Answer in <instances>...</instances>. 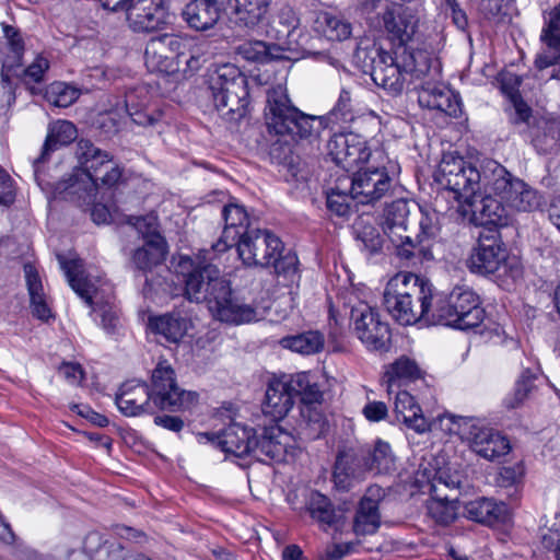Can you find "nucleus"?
Returning <instances> with one entry per match:
<instances>
[{
	"mask_svg": "<svg viewBox=\"0 0 560 560\" xmlns=\"http://www.w3.org/2000/svg\"><path fill=\"white\" fill-rule=\"evenodd\" d=\"M280 345L293 352L311 355L324 349L325 339L322 332L310 330L294 336H287L280 340Z\"/></svg>",
	"mask_w": 560,
	"mask_h": 560,
	"instance_id": "4c0bfd02",
	"label": "nucleus"
},
{
	"mask_svg": "<svg viewBox=\"0 0 560 560\" xmlns=\"http://www.w3.org/2000/svg\"><path fill=\"white\" fill-rule=\"evenodd\" d=\"M327 150L331 160L347 173L361 167L371 156L366 140L353 132L334 135L327 143Z\"/></svg>",
	"mask_w": 560,
	"mask_h": 560,
	"instance_id": "aec40b11",
	"label": "nucleus"
},
{
	"mask_svg": "<svg viewBox=\"0 0 560 560\" xmlns=\"http://www.w3.org/2000/svg\"><path fill=\"white\" fill-rule=\"evenodd\" d=\"M199 443H210L226 454L236 457L253 456L256 434L253 428L241 423H231L220 433H198Z\"/></svg>",
	"mask_w": 560,
	"mask_h": 560,
	"instance_id": "412c9836",
	"label": "nucleus"
},
{
	"mask_svg": "<svg viewBox=\"0 0 560 560\" xmlns=\"http://www.w3.org/2000/svg\"><path fill=\"white\" fill-rule=\"evenodd\" d=\"M383 22L389 38L397 42V49L408 48L406 45L412 39L418 24L412 11L401 4H392L384 12Z\"/></svg>",
	"mask_w": 560,
	"mask_h": 560,
	"instance_id": "bb28decb",
	"label": "nucleus"
},
{
	"mask_svg": "<svg viewBox=\"0 0 560 560\" xmlns=\"http://www.w3.org/2000/svg\"><path fill=\"white\" fill-rule=\"evenodd\" d=\"M209 250H201L196 260L182 257L185 276V296L191 302H206L214 318L231 324H246L258 319L257 311L234 296L230 281L221 276L220 269L207 258Z\"/></svg>",
	"mask_w": 560,
	"mask_h": 560,
	"instance_id": "f257e3e1",
	"label": "nucleus"
},
{
	"mask_svg": "<svg viewBox=\"0 0 560 560\" xmlns=\"http://www.w3.org/2000/svg\"><path fill=\"white\" fill-rule=\"evenodd\" d=\"M420 234L418 235V241L416 244H422L429 246L428 243L430 240L438 236L440 232V224L438 220V214L435 212H422L421 219L419 221Z\"/></svg>",
	"mask_w": 560,
	"mask_h": 560,
	"instance_id": "6e6d98bb",
	"label": "nucleus"
},
{
	"mask_svg": "<svg viewBox=\"0 0 560 560\" xmlns=\"http://www.w3.org/2000/svg\"><path fill=\"white\" fill-rule=\"evenodd\" d=\"M182 16L189 28L207 32L219 22L221 7L218 0H192L183 9Z\"/></svg>",
	"mask_w": 560,
	"mask_h": 560,
	"instance_id": "c756f323",
	"label": "nucleus"
},
{
	"mask_svg": "<svg viewBox=\"0 0 560 560\" xmlns=\"http://www.w3.org/2000/svg\"><path fill=\"white\" fill-rule=\"evenodd\" d=\"M78 137L77 127L68 120H57L49 125L48 133L42 149L40 155L35 159L34 165L44 163L50 152L60 147L68 145Z\"/></svg>",
	"mask_w": 560,
	"mask_h": 560,
	"instance_id": "c9c22d12",
	"label": "nucleus"
},
{
	"mask_svg": "<svg viewBox=\"0 0 560 560\" xmlns=\"http://www.w3.org/2000/svg\"><path fill=\"white\" fill-rule=\"evenodd\" d=\"M189 55L194 58H198L200 61L206 62L211 56V43L208 40H199L194 44L188 38V45L186 47Z\"/></svg>",
	"mask_w": 560,
	"mask_h": 560,
	"instance_id": "338daca9",
	"label": "nucleus"
},
{
	"mask_svg": "<svg viewBox=\"0 0 560 560\" xmlns=\"http://www.w3.org/2000/svg\"><path fill=\"white\" fill-rule=\"evenodd\" d=\"M462 439L469 442L470 448L480 457L493 462L508 455L511 451L509 439L500 432L485 428L481 421L474 417H455Z\"/></svg>",
	"mask_w": 560,
	"mask_h": 560,
	"instance_id": "4468645a",
	"label": "nucleus"
},
{
	"mask_svg": "<svg viewBox=\"0 0 560 560\" xmlns=\"http://www.w3.org/2000/svg\"><path fill=\"white\" fill-rule=\"evenodd\" d=\"M315 27L329 40H345L352 33V26L347 20L328 12L317 15Z\"/></svg>",
	"mask_w": 560,
	"mask_h": 560,
	"instance_id": "a19ab883",
	"label": "nucleus"
},
{
	"mask_svg": "<svg viewBox=\"0 0 560 560\" xmlns=\"http://www.w3.org/2000/svg\"><path fill=\"white\" fill-rule=\"evenodd\" d=\"M234 245L240 259L247 267L272 266L277 273H287L295 269V257L290 255L282 257L281 240L268 230L252 229Z\"/></svg>",
	"mask_w": 560,
	"mask_h": 560,
	"instance_id": "9d476101",
	"label": "nucleus"
},
{
	"mask_svg": "<svg viewBox=\"0 0 560 560\" xmlns=\"http://www.w3.org/2000/svg\"><path fill=\"white\" fill-rule=\"evenodd\" d=\"M362 415L370 422H380L387 418L388 408L383 401L369 400L362 408Z\"/></svg>",
	"mask_w": 560,
	"mask_h": 560,
	"instance_id": "bf43d9fd",
	"label": "nucleus"
},
{
	"mask_svg": "<svg viewBox=\"0 0 560 560\" xmlns=\"http://www.w3.org/2000/svg\"><path fill=\"white\" fill-rule=\"evenodd\" d=\"M58 260L72 290L84 300L86 304L92 305L97 291L95 284L85 276L83 260L80 258L67 259L61 255H58Z\"/></svg>",
	"mask_w": 560,
	"mask_h": 560,
	"instance_id": "2f4dec72",
	"label": "nucleus"
},
{
	"mask_svg": "<svg viewBox=\"0 0 560 560\" xmlns=\"http://www.w3.org/2000/svg\"><path fill=\"white\" fill-rule=\"evenodd\" d=\"M467 268L476 275L494 276L508 281L521 278L522 264L517 256L510 254L497 235H480L477 245L467 259Z\"/></svg>",
	"mask_w": 560,
	"mask_h": 560,
	"instance_id": "1a4fd4ad",
	"label": "nucleus"
},
{
	"mask_svg": "<svg viewBox=\"0 0 560 560\" xmlns=\"http://www.w3.org/2000/svg\"><path fill=\"white\" fill-rule=\"evenodd\" d=\"M307 511L320 524L331 525L336 520L335 509L327 497L313 491L307 500Z\"/></svg>",
	"mask_w": 560,
	"mask_h": 560,
	"instance_id": "09e8293b",
	"label": "nucleus"
},
{
	"mask_svg": "<svg viewBox=\"0 0 560 560\" xmlns=\"http://www.w3.org/2000/svg\"><path fill=\"white\" fill-rule=\"evenodd\" d=\"M525 475V468L522 463L512 466H504L499 470L497 483L500 487L510 488L522 482Z\"/></svg>",
	"mask_w": 560,
	"mask_h": 560,
	"instance_id": "4d7b16f0",
	"label": "nucleus"
},
{
	"mask_svg": "<svg viewBox=\"0 0 560 560\" xmlns=\"http://www.w3.org/2000/svg\"><path fill=\"white\" fill-rule=\"evenodd\" d=\"M427 509L429 516L438 524L448 525L457 517L458 501L432 497L428 501Z\"/></svg>",
	"mask_w": 560,
	"mask_h": 560,
	"instance_id": "de8ad7c7",
	"label": "nucleus"
},
{
	"mask_svg": "<svg viewBox=\"0 0 560 560\" xmlns=\"http://www.w3.org/2000/svg\"><path fill=\"white\" fill-rule=\"evenodd\" d=\"M132 225L143 240V245L135 250L132 261L139 270H152L164 261L167 253L166 242L159 232L158 217L151 213L136 218Z\"/></svg>",
	"mask_w": 560,
	"mask_h": 560,
	"instance_id": "dca6fc26",
	"label": "nucleus"
},
{
	"mask_svg": "<svg viewBox=\"0 0 560 560\" xmlns=\"http://www.w3.org/2000/svg\"><path fill=\"white\" fill-rule=\"evenodd\" d=\"M439 74L438 60L425 50H396L395 57L380 51L373 61L371 78L373 82L393 95L405 89L418 90L427 78Z\"/></svg>",
	"mask_w": 560,
	"mask_h": 560,
	"instance_id": "20e7f679",
	"label": "nucleus"
},
{
	"mask_svg": "<svg viewBox=\"0 0 560 560\" xmlns=\"http://www.w3.org/2000/svg\"><path fill=\"white\" fill-rule=\"evenodd\" d=\"M80 96L78 89L68 85L63 82L51 83L45 93L46 100L56 107H69Z\"/></svg>",
	"mask_w": 560,
	"mask_h": 560,
	"instance_id": "603ef678",
	"label": "nucleus"
},
{
	"mask_svg": "<svg viewBox=\"0 0 560 560\" xmlns=\"http://www.w3.org/2000/svg\"><path fill=\"white\" fill-rule=\"evenodd\" d=\"M165 0H130L127 21L135 32H152L165 24Z\"/></svg>",
	"mask_w": 560,
	"mask_h": 560,
	"instance_id": "b1692460",
	"label": "nucleus"
},
{
	"mask_svg": "<svg viewBox=\"0 0 560 560\" xmlns=\"http://www.w3.org/2000/svg\"><path fill=\"white\" fill-rule=\"evenodd\" d=\"M383 489L378 486L368 488L364 497L361 499L353 522V529L357 535L374 534L381 524L378 503L383 498Z\"/></svg>",
	"mask_w": 560,
	"mask_h": 560,
	"instance_id": "c85d7f7f",
	"label": "nucleus"
},
{
	"mask_svg": "<svg viewBox=\"0 0 560 560\" xmlns=\"http://www.w3.org/2000/svg\"><path fill=\"white\" fill-rule=\"evenodd\" d=\"M350 316L357 337L369 349L382 350L390 339L389 326L381 318L377 310L364 302H358L350 307Z\"/></svg>",
	"mask_w": 560,
	"mask_h": 560,
	"instance_id": "6ab92c4d",
	"label": "nucleus"
},
{
	"mask_svg": "<svg viewBox=\"0 0 560 560\" xmlns=\"http://www.w3.org/2000/svg\"><path fill=\"white\" fill-rule=\"evenodd\" d=\"M264 119L269 133L293 141L316 139L324 129L319 117L304 114L292 104L282 84L268 89Z\"/></svg>",
	"mask_w": 560,
	"mask_h": 560,
	"instance_id": "423d86ee",
	"label": "nucleus"
},
{
	"mask_svg": "<svg viewBox=\"0 0 560 560\" xmlns=\"http://www.w3.org/2000/svg\"><path fill=\"white\" fill-rule=\"evenodd\" d=\"M141 556L142 555H138L133 558L119 542H109V545L102 550V555H100L97 560H141Z\"/></svg>",
	"mask_w": 560,
	"mask_h": 560,
	"instance_id": "052dcab7",
	"label": "nucleus"
},
{
	"mask_svg": "<svg viewBox=\"0 0 560 560\" xmlns=\"http://www.w3.org/2000/svg\"><path fill=\"white\" fill-rule=\"evenodd\" d=\"M440 78H427L419 84V104L430 109H436L451 117H458L462 114V103L458 96L442 84H433Z\"/></svg>",
	"mask_w": 560,
	"mask_h": 560,
	"instance_id": "a878e982",
	"label": "nucleus"
},
{
	"mask_svg": "<svg viewBox=\"0 0 560 560\" xmlns=\"http://www.w3.org/2000/svg\"><path fill=\"white\" fill-rule=\"evenodd\" d=\"M197 401L195 392L179 388L166 360L160 361L153 370L151 390L143 383L130 381L121 385L115 398L118 409L127 417L154 413L156 409L185 410Z\"/></svg>",
	"mask_w": 560,
	"mask_h": 560,
	"instance_id": "f03ea898",
	"label": "nucleus"
},
{
	"mask_svg": "<svg viewBox=\"0 0 560 560\" xmlns=\"http://www.w3.org/2000/svg\"><path fill=\"white\" fill-rule=\"evenodd\" d=\"M433 287L412 272L400 271L389 279L384 291V306L401 325H413L425 318L432 322Z\"/></svg>",
	"mask_w": 560,
	"mask_h": 560,
	"instance_id": "39448f33",
	"label": "nucleus"
},
{
	"mask_svg": "<svg viewBox=\"0 0 560 560\" xmlns=\"http://www.w3.org/2000/svg\"><path fill=\"white\" fill-rule=\"evenodd\" d=\"M188 37L176 34H161L151 37L144 50V65L150 72L174 74L180 71Z\"/></svg>",
	"mask_w": 560,
	"mask_h": 560,
	"instance_id": "2eb2a0df",
	"label": "nucleus"
},
{
	"mask_svg": "<svg viewBox=\"0 0 560 560\" xmlns=\"http://www.w3.org/2000/svg\"><path fill=\"white\" fill-rule=\"evenodd\" d=\"M24 273L33 315L40 320H48L52 316V313L47 303L46 294L37 270L33 265L25 264Z\"/></svg>",
	"mask_w": 560,
	"mask_h": 560,
	"instance_id": "e433bc0d",
	"label": "nucleus"
},
{
	"mask_svg": "<svg viewBox=\"0 0 560 560\" xmlns=\"http://www.w3.org/2000/svg\"><path fill=\"white\" fill-rule=\"evenodd\" d=\"M48 67L47 59L38 56L23 72L26 79L33 82H40Z\"/></svg>",
	"mask_w": 560,
	"mask_h": 560,
	"instance_id": "0e129e2a",
	"label": "nucleus"
},
{
	"mask_svg": "<svg viewBox=\"0 0 560 560\" xmlns=\"http://www.w3.org/2000/svg\"><path fill=\"white\" fill-rule=\"evenodd\" d=\"M299 452L294 436L279 425L265 428L264 433L256 438L253 457L260 462H288Z\"/></svg>",
	"mask_w": 560,
	"mask_h": 560,
	"instance_id": "4be33fe9",
	"label": "nucleus"
},
{
	"mask_svg": "<svg viewBox=\"0 0 560 560\" xmlns=\"http://www.w3.org/2000/svg\"><path fill=\"white\" fill-rule=\"evenodd\" d=\"M209 90L217 110L229 120L245 116L248 101L247 79L232 63L217 66L209 73Z\"/></svg>",
	"mask_w": 560,
	"mask_h": 560,
	"instance_id": "6e6552de",
	"label": "nucleus"
},
{
	"mask_svg": "<svg viewBox=\"0 0 560 560\" xmlns=\"http://www.w3.org/2000/svg\"><path fill=\"white\" fill-rule=\"evenodd\" d=\"M77 156L82 168L56 184L55 198L90 203L96 197L98 182L112 187L121 178L122 171L119 165L90 140L81 139L78 142Z\"/></svg>",
	"mask_w": 560,
	"mask_h": 560,
	"instance_id": "7ed1b4c3",
	"label": "nucleus"
},
{
	"mask_svg": "<svg viewBox=\"0 0 560 560\" xmlns=\"http://www.w3.org/2000/svg\"><path fill=\"white\" fill-rule=\"evenodd\" d=\"M395 459L390 445L383 440H377L373 451L365 457V467L369 470L387 474L395 468Z\"/></svg>",
	"mask_w": 560,
	"mask_h": 560,
	"instance_id": "37998d69",
	"label": "nucleus"
},
{
	"mask_svg": "<svg viewBox=\"0 0 560 560\" xmlns=\"http://www.w3.org/2000/svg\"><path fill=\"white\" fill-rule=\"evenodd\" d=\"M421 377L422 371L416 361L400 357L385 368L382 381L387 387V393L392 395L395 388L406 386Z\"/></svg>",
	"mask_w": 560,
	"mask_h": 560,
	"instance_id": "72a5a7b5",
	"label": "nucleus"
},
{
	"mask_svg": "<svg viewBox=\"0 0 560 560\" xmlns=\"http://www.w3.org/2000/svg\"><path fill=\"white\" fill-rule=\"evenodd\" d=\"M501 89L502 92L509 97L514 98L515 96L520 95L518 88L521 85L522 79L521 77L506 72L501 74Z\"/></svg>",
	"mask_w": 560,
	"mask_h": 560,
	"instance_id": "69168bd1",
	"label": "nucleus"
},
{
	"mask_svg": "<svg viewBox=\"0 0 560 560\" xmlns=\"http://www.w3.org/2000/svg\"><path fill=\"white\" fill-rule=\"evenodd\" d=\"M409 207L404 199L393 201L385 209L383 231L396 247V254L408 267H417L433 259L429 246L415 244L407 234Z\"/></svg>",
	"mask_w": 560,
	"mask_h": 560,
	"instance_id": "f8f14e48",
	"label": "nucleus"
},
{
	"mask_svg": "<svg viewBox=\"0 0 560 560\" xmlns=\"http://www.w3.org/2000/svg\"><path fill=\"white\" fill-rule=\"evenodd\" d=\"M95 198L90 203H83L81 200L80 203L78 201H73L79 207L83 206H90L93 205L91 209V218L96 224H105L109 223L112 220V213L110 210L107 208V206L101 203V202H94Z\"/></svg>",
	"mask_w": 560,
	"mask_h": 560,
	"instance_id": "e2e57ef3",
	"label": "nucleus"
},
{
	"mask_svg": "<svg viewBox=\"0 0 560 560\" xmlns=\"http://www.w3.org/2000/svg\"><path fill=\"white\" fill-rule=\"evenodd\" d=\"M535 380L536 374L532 373L529 370H525L516 381L514 390L505 397V407L509 409H515L522 406L534 389Z\"/></svg>",
	"mask_w": 560,
	"mask_h": 560,
	"instance_id": "3c124183",
	"label": "nucleus"
},
{
	"mask_svg": "<svg viewBox=\"0 0 560 560\" xmlns=\"http://www.w3.org/2000/svg\"><path fill=\"white\" fill-rule=\"evenodd\" d=\"M541 39L550 48H560V3L548 13Z\"/></svg>",
	"mask_w": 560,
	"mask_h": 560,
	"instance_id": "5fc2aeb1",
	"label": "nucleus"
},
{
	"mask_svg": "<svg viewBox=\"0 0 560 560\" xmlns=\"http://www.w3.org/2000/svg\"><path fill=\"white\" fill-rule=\"evenodd\" d=\"M291 390L294 396H300L301 400L305 404L318 402L322 399V392L318 385L312 381V377L306 372L290 375Z\"/></svg>",
	"mask_w": 560,
	"mask_h": 560,
	"instance_id": "a18cd8bd",
	"label": "nucleus"
},
{
	"mask_svg": "<svg viewBox=\"0 0 560 560\" xmlns=\"http://www.w3.org/2000/svg\"><path fill=\"white\" fill-rule=\"evenodd\" d=\"M355 462V457L349 453H340L337 456L332 479L338 489L348 490L359 477Z\"/></svg>",
	"mask_w": 560,
	"mask_h": 560,
	"instance_id": "c03bdc74",
	"label": "nucleus"
},
{
	"mask_svg": "<svg viewBox=\"0 0 560 560\" xmlns=\"http://www.w3.org/2000/svg\"><path fill=\"white\" fill-rule=\"evenodd\" d=\"M533 144L541 153L556 151L560 147V120H541L533 137Z\"/></svg>",
	"mask_w": 560,
	"mask_h": 560,
	"instance_id": "79ce46f5",
	"label": "nucleus"
},
{
	"mask_svg": "<svg viewBox=\"0 0 560 560\" xmlns=\"http://www.w3.org/2000/svg\"><path fill=\"white\" fill-rule=\"evenodd\" d=\"M466 205L470 208V221L475 225L502 228L511 222L510 211L505 203L491 190L482 192Z\"/></svg>",
	"mask_w": 560,
	"mask_h": 560,
	"instance_id": "5701e85b",
	"label": "nucleus"
},
{
	"mask_svg": "<svg viewBox=\"0 0 560 560\" xmlns=\"http://www.w3.org/2000/svg\"><path fill=\"white\" fill-rule=\"evenodd\" d=\"M464 515L486 525L503 524L510 518L509 508L505 503L488 498H478L465 503Z\"/></svg>",
	"mask_w": 560,
	"mask_h": 560,
	"instance_id": "7c9ffc66",
	"label": "nucleus"
},
{
	"mask_svg": "<svg viewBox=\"0 0 560 560\" xmlns=\"http://www.w3.org/2000/svg\"><path fill=\"white\" fill-rule=\"evenodd\" d=\"M237 56L247 61L265 63L282 58V48L278 45H268L261 40H249L235 48Z\"/></svg>",
	"mask_w": 560,
	"mask_h": 560,
	"instance_id": "58836bf2",
	"label": "nucleus"
},
{
	"mask_svg": "<svg viewBox=\"0 0 560 560\" xmlns=\"http://www.w3.org/2000/svg\"><path fill=\"white\" fill-rule=\"evenodd\" d=\"M357 241L371 254L381 250L383 245V237L378 230L370 224L365 223L364 220H360L354 226Z\"/></svg>",
	"mask_w": 560,
	"mask_h": 560,
	"instance_id": "864d4df0",
	"label": "nucleus"
},
{
	"mask_svg": "<svg viewBox=\"0 0 560 560\" xmlns=\"http://www.w3.org/2000/svg\"><path fill=\"white\" fill-rule=\"evenodd\" d=\"M222 217L224 220L222 236L211 246V252L217 254L228 250L253 229L247 211L238 203L225 205Z\"/></svg>",
	"mask_w": 560,
	"mask_h": 560,
	"instance_id": "393cba45",
	"label": "nucleus"
},
{
	"mask_svg": "<svg viewBox=\"0 0 560 560\" xmlns=\"http://www.w3.org/2000/svg\"><path fill=\"white\" fill-rule=\"evenodd\" d=\"M1 28L3 32V37L5 38V50H0V62L2 65L0 80V105L10 106L15 101L14 86L11 82V74H20L18 70L22 66L24 40L15 27L1 24Z\"/></svg>",
	"mask_w": 560,
	"mask_h": 560,
	"instance_id": "a211bd4d",
	"label": "nucleus"
},
{
	"mask_svg": "<svg viewBox=\"0 0 560 560\" xmlns=\"http://www.w3.org/2000/svg\"><path fill=\"white\" fill-rule=\"evenodd\" d=\"M135 93H128L126 95V100L124 102V113L136 124L139 126L148 127L154 126L161 120V112L155 109H150L148 107H139L135 105Z\"/></svg>",
	"mask_w": 560,
	"mask_h": 560,
	"instance_id": "49530a36",
	"label": "nucleus"
},
{
	"mask_svg": "<svg viewBox=\"0 0 560 560\" xmlns=\"http://www.w3.org/2000/svg\"><path fill=\"white\" fill-rule=\"evenodd\" d=\"M340 184L350 187L352 197L360 203H374L388 196L393 189V180L387 171L378 167H359L353 176H341Z\"/></svg>",
	"mask_w": 560,
	"mask_h": 560,
	"instance_id": "f3484780",
	"label": "nucleus"
},
{
	"mask_svg": "<svg viewBox=\"0 0 560 560\" xmlns=\"http://www.w3.org/2000/svg\"><path fill=\"white\" fill-rule=\"evenodd\" d=\"M271 1L272 0H236V22L246 27L256 26L266 18Z\"/></svg>",
	"mask_w": 560,
	"mask_h": 560,
	"instance_id": "ea45409f",
	"label": "nucleus"
},
{
	"mask_svg": "<svg viewBox=\"0 0 560 560\" xmlns=\"http://www.w3.org/2000/svg\"><path fill=\"white\" fill-rule=\"evenodd\" d=\"M394 412L396 420L418 433L429 430V423L424 418L421 407L407 390H398L395 395Z\"/></svg>",
	"mask_w": 560,
	"mask_h": 560,
	"instance_id": "473e14b6",
	"label": "nucleus"
},
{
	"mask_svg": "<svg viewBox=\"0 0 560 560\" xmlns=\"http://www.w3.org/2000/svg\"><path fill=\"white\" fill-rule=\"evenodd\" d=\"M483 318L480 299L468 287L454 288L447 299L435 302L432 311L433 323L462 330L479 326Z\"/></svg>",
	"mask_w": 560,
	"mask_h": 560,
	"instance_id": "9b49d317",
	"label": "nucleus"
},
{
	"mask_svg": "<svg viewBox=\"0 0 560 560\" xmlns=\"http://www.w3.org/2000/svg\"><path fill=\"white\" fill-rule=\"evenodd\" d=\"M357 200L352 197L350 187L340 184V177L335 187L327 192V208L338 217H346L350 212V202Z\"/></svg>",
	"mask_w": 560,
	"mask_h": 560,
	"instance_id": "8fccbe9b",
	"label": "nucleus"
},
{
	"mask_svg": "<svg viewBox=\"0 0 560 560\" xmlns=\"http://www.w3.org/2000/svg\"><path fill=\"white\" fill-rule=\"evenodd\" d=\"M93 312L101 318L100 325L107 334H114L119 325V317L115 307L109 304H100L93 307Z\"/></svg>",
	"mask_w": 560,
	"mask_h": 560,
	"instance_id": "13d9d810",
	"label": "nucleus"
},
{
	"mask_svg": "<svg viewBox=\"0 0 560 560\" xmlns=\"http://www.w3.org/2000/svg\"><path fill=\"white\" fill-rule=\"evenodd\" d=\"M108 545L109 542L104 540V537L101 533L91 532L86 535L84 539L83 548L86 552L94 555L97 560L100 555H102V550H104L105 547Z\"/></svg>",
	"mask_w": 560,
	"mask_h": 560,
	"instance_id": "680f3d73",
	"label": "nucleus"
},
{
	"mask_svg": "<svg viewBox=\"0 0 560 560\" xmlns=\"http://www.w3.org/2000/svg\"><path fill=\"white\" fill-rule=\"evenodd\" d=\"M490 163L498 162L487 160L477 167L455 152H447L434 173V180L440 188L452 192L455 200L467 203L489 190L492 175L487 168Z\"/></svg>",
	"mask_w": 560,
	"mask_h": 560,
	"instance_id": "0eeeda50",
	"label": "nucleus"
},
{
	"mask_svg": "<svg viewBox=\"0 0 560 560\" xmlns=\"http://www.w3.org/2000/svg\"><path fill=\"white\" fill-rule=\"evenodd\" d=\"M487 170L488 174L492 175L489 190L505 203L508 210L530 212L539 207L537 191L522 179L514 177L504 166L490 163Z\"/></svg>",
	"mask_w": 560,
	"mask_h": 560,
	"instance_id": "ddd939ff",
	"label": "nucleus"
},
{
	"mask_svg": "<svg viewBox=\"0 0 560 560\" xmlns=\"http://www.w3.org/2000/svg\"><path fill=\"white\" fill-rule=\"evenodd\" d=\"M294 398L289 376L273 378L267 386L262 411L275 421L281 420L293 407Z\"/></svg>",
	"mask_w": 560,
	"mask_h": 560,
	"instance_id": "cd10ccee",
	"label": "nucleus"
},
{
	"mask_svg": "<svg viewBox=\"0 0 560 560\" xmlns=\"http://www.w3.org/2000/svg\"><path fill=\"white\" fill-rule=\"evenodd\" d=\"M149 326L152 331L164 337L166 341L177 343L188 334L192 323L185 316L168 313L150 317Z\"/></svg>",
	"mask_w": 560,
	"mask_h": 560,
	"instance_id": "f704fd0d",
	"label": "nucleus"
},
{
	"mask_svg": "<svg viewBox=\"0 0 560 560\" xmlns=\"http://www.w3.org/2000/svg\"><path fill=\"white\" fill-rule=\"evenodd\" d=\"M59 374L71 384H79L83 378V370L77 363H62L59 366Z\"/></svg>",
	"mask_w": 560,
	"mask_h": 560,
	"instance_id": "774afa93",
	"label": "nucleus"
}]
</instances>
